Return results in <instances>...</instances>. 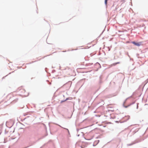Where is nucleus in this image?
I'll use <instances>...</instances> for the list:
<instances>
[{
    "label": "nucleus",
    "mask_w": 148,
    "mask_h": 148,
    "mask_svg": "<svg viewBox=\"0 0 148 148\" xmlns=\"http://www.w3.org/2000/svg\"><path fill=\"white\" fill-rule=\"evenodd\" d=\"M132 43L135 45L138 46H140V42H135L133 41L132 42Z\"/></svg>",
    "instance_id": "nucleus-1"
},
{
    "label": "nucleus",
    "mask_w": 148,
    "mask_h": 148,
    "mask_svg": "<svg viewBox=\"0 0 148 148\" xmlns=\"http://www.w3.org/2000/svg\"><path fill=\"white\" fill-rule=\"evenodd\" d=\"M113 105H112V104H110V105H109L108 106V108H111L112 106H113Z\"/></svg>",
    "instance_id": "nucleus-2"
},
{
    "label": "nucleus",
    "mask_w": 148,
    "mask_h": 148,
    "mask_svg": "<svg viewBox=\"0 0 148 148\" xmlns=\"http://www.w3.org/2000/svg\"><path fill=\"white\" fill-rule=\"evenodd\" d=\"M107 1H108V0H105V3L106 5L107 4Z\"/></svg>",
    "instance_id": "nucleus-3"
},
{
    "label": "nucleus",
    "mask_w": 148,
    "mask_h": 148,
    "mask_svg": "<svg viewBox=\"0 0 148 148\" xmlns=\"http://www.w3.org/2000/svg\"><path fill=\"white\" fill-rule=\"evenodd\" d=\"M111 110V111H114V110L113 108H112V109H111V110Z\"/></svg>",
    "instance_id": "nucleus-4"
},
{
    "label": "nucleus",
    "mask_w": 148,
    "mask_h": 148,
    "mask_svg": "<svg viewBox=\"0 0 148 148\" xmlns=\"http://www.w3.org/2000/svg\"><path fill=\"white\" fill-rule=\"evenodd\" d=\"M119 63H120L119 62H118L116 63V64H119Z\"/></svg>",
    "instance_id": "nucleus-5"
}]
</instances>
